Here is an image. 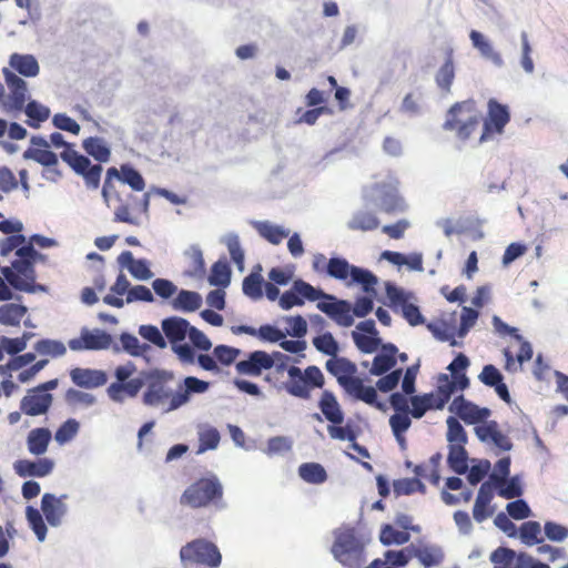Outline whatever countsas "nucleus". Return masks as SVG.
<instances>
[{"mask_svg":"<svg viewBox=\"0 0 568 568\" xmlns=\"http://www.w3.org/2000/svg\"><path fill=\"white\" fill-rule=\"evenodd\" d=\"M146 388L142 395L145 406L171 413L180 408L176 403L178 387H173L175 375L172 371L162 368L148 369Z\"/></svg>","mask_w":568,"mask_h":568,"instance_id":"f257e3e1","label":"nucleus"},{"mask_svg":"<svg viewBox=\"0 0 568 568\" xmlns=\"http://www.w3.org/2000/svg\"><path fill=\"white\" fill-rule=\"evenodd\" d=\"M16 258L11 263V267L4 266L1 273L6 281L16 290L26 293H47L49 287L44 284L36 283L34 264L40 261L44 262L45 256L39 251H14Z\"/></svg>","mask_w":568,"mask_h":568,"instance_id":"f03ea898","label":"nucleus"},{"mask_svg":"<svg viewBox=\"0 0 568 568\" xmlns=\"http://www.w3.org/2000/svg\"><path fill=\"white\" fill-rule=\"evenodd\" d=\"M285 358H273L275 371L282 373L287 372L288 379L282 384V387L293 397L301 399H310L314 388H323L325 377L322 371L315 366H307L302 371L298 366L292 365L287 367V363L292 359L283 353Z\"/></svg>","mask_w":568,"mask_h":568,"instance_id":"7ed1b4c3","label":"nucleus"},{"mask_svg":"<svg viewBox=\"0 0 568 568\" xmlns=\"http://www.w3.org/2000/svg\"><path fill=\"white\" fill-rule=\"evenodd\" d=\"M331 552L346 568H361L366 561L365 548L369 541L356 528L341 526L333 531Z\"/></svg>","mask_w":568,"mask_h":568,"instance_id":"20e7f679","label":"nucleus"},{"mask_svg":"<svg viewBox=\"0 0 568 568\" xmlns=\"http://www.w3.org/2000/svg\"><path fill=\"white\" fill-rule=\"evenodd\" d=\"M363 200L367 205H373L386 213H403L407 210V203L398 193V182L394 179L365 186Z\"/></svg>","mask_w":568,"mask_h":568,"instance_id":"39448f33","label":"nucleus"},{"mask_svg":"<svg viewBox=\"0 0 568 568\" xmlns=\"http://www.w3.org/2000/svg\"><path fill=\"white\" fill-rule=\"evenodd\" d=\"M480 114L473 100L457 102L450 106L443 124L446 131L456 130L460 140H467L479 124Z\"/></svg>","mask_w":568,"mask_h":568,"instance_id":"423d86ee","label":"nucleus"},{"mask_svg":"<svg viewBox=\"0 0 568 568\" xmlns=\"http://www.w3.org/2000/svg\"><path fill=\"white\" fill-rule=\"evenodd\" d=\"M180 560L183 568L194 566H206L217 568L221 565L222 556L219 548L204 538L194 539L180 549Z\"/></svg>","mask_w":568,"mask_h":568,"instance_id":"0eeeda50","label":"nucleus"},{"mask_svg":"<svg viewBox=\"0 0 568 568\" xmlns=\"http://www.w3.org/2000/svg\"><path fill=\"white\" fill-rule=\"evenodd\" d=\"M222 495V484L217 477L213 476L211 478H202L189 486L182 494L180 503L192 508H200L207 506L215 499H221Z\"/></svg>","mask_w":568,"mask_h":568,"instance_id":"6e6552de","label":"nucleus"},{"mask_svg":"<svg viewBox=\"0 0 568 568\" xmlns=\"http://www.w3.org/2000/svg\"><path fill=\"white\" fill-rule=\"evenodd\" d=\"M385 293L389 300V306L394 310L400 306L402 315L409 325L417 326L425 323V317L419 307L412 302L416 300L413 292L406 291L392 282H386Z\"/></svg>","mask_w":568,"mask_h":568,"instance_id":"1a4fd4ad","label":"nucleus"},{"mask_svg":"<svg viewBox=\"0 0 568 568\" xmlns=\"http://www.w3.org/2000/svg\"><path fill=\"white\" fill-rule=\"evenodd\" d=\"M60 158L78 175L83 178L88 189L97 190L99 187L101 173L103 171L101 164H92L88 156L75 150H64L61 152Z\"/></svg>","mask_w":568,"mask_h":568,"instance_id":"9d476101","label":"nucleus"},{"mask_svg":"<svg viewBox=\"0 0 568 568\" xmlns=\"http://www.w3.org/2000/svg\"><path fill=\"white\" fill-rule=\"evenodd\" d=\"M316 307L342 327H351L354 324L352 304L347 300L324 292Z\"/></svg>","mask_w":568,"mask_h":568,"instance_id":"9b49d317","label":"nucleus"},{"mask_svg":"<svg viewBox=\"0 0 568 568\" xmlns=\"http://www.w3.org/2000/svg\"><path fill=\"white\" fill-rule=\"evenodd\" d=\"M322 295H324L322 288L314 287L300 278L294 281L292 287L280 296L278 305L282 310L288 311L293 306L304 305L305 300L318 301Z\"/></svg>","mask_w":568,"mask_h":568,"instance_id":"f8f14e48","label":"nucleus"},{"mask_svg":"<svg viewBox=\"0 0 568 568\" xmlns=\"http://www.w3.org/2000/svg\"><path fill=\"white\" fill-rule=\"evenodd\" d=\"M285 358L283 353L273 352L268 354L264 351H253L246 359L239 361L235 364L236 372L242 375L260 376L263 371L271 369L274 366L273 358Z\"/></svg>","mask_w":568,"mask_h":568,"instance_id":"ddd939ff","label":"nucleus"},{"mask_svg":"<svg viewBox=\"0 0 568 568\" xmlns=\"http://www.w3.org/2000/svg\"><path fill=\"white\" fill-rule=\"evenodd\" d=\"M510 120L508 106L500 104L495 99L488 101V118L484 122V130L479 142L484 143L490 139L491 133L501 134Z\"/></svg>","mask_w":568,"mask_h":568,"instance_id":"4468645a","label":"nucleus"},{"mask_svg":"<svg viewBox=\"0 0 568 568\" xmlns=\"http://www.w3.org/2000/svg\"><path fill=\"white\" fill-rule=\"evenodd\" d=\"M6 83L10 90L9 95L3 100V108L8 111H21L28 99V84L12 71L3 69Z\"/></svg>","mask_w":568,"mask_h":568,"instance_id":"2eb2a0df","label":"nucleus"},{"mask_svg":"<svg viewBox=\"0 0 568 568\" xmlns=\"http://www.w3.org/2000/svg\"><path fill=\"white\" fill-rule=\"evenodd\" d=\"M68 499L67 494L57 497L54 494L45 493L41 498V511L51 527H59L62 525L63 518L68 514V505L64 500Z\"/></svg>","mask_w":568,"mask_h":568,"instance_id":"dca6fc26","label":"nucleus"},{"mask_svg":"<svg viewBox=\"0 0 568 568\" xmlns=\"http://www.w3.org/2000/svg\"><path fill=\"white\" fill-rule=\"evenodd\" d=\"M148 369L141 371L139 376L130 378L122 384H110L106 388L108 396L115 403H123L124 394L134 398L138 396L143 386L146 387Z\"/></svg>","mask_w":568,"mask_h":568,"instance_id":"f3484780","label":"nucleus"},{"mask_svg":"<svg viewBox=\"0 0 568 568\" xmlns=\"http://www.w3.org/2000/svg\"><path fill=\"white\" fill-rule=\"evenodd\" d=\"M326 371L336 377L337 383L346 390L357 372L355 363L346 357L335 356L325 363Z\"/></svg>","mask_w":568,"mask_h":568,"instance_id":"a211bd4d","label":"nucleus"},{"mask_svg":"<svg viewBox=\"0 0 568 568\" xmlns=\"http://www.w3.org/2000/svg\"><path fill=\"white\" fill-rule=\"evenodd\" d=\"M54 468V462L50 458H39L37 460L19 459L13 463V469L20 477H45Z\"/></svg>","mask_w":568,"mask_h":568,"instance_id":"6ab92c4d","label":"nucleus"},{"mask_svg":"<svg viewBox=\"0 0 568 568\" xmlns=\"http://www.w3.org/2000/svg\"><path fill=\"white\" fill-rule=\"evenodd\" d=\"M161 329L168 344L170 343V346H173L184 342L191 329V324L183 317L170 316L162 320Z\"/></svg>","mask_w":568,"mask_h":568,"instance_id":"aec40b11","label":"nucleus"},{"mask_svg":"<svg viewBox=\"0 0 568 568\" xmlns=\"http://www.w3.org/2000/svg\"><path fill=\"white\" fill-rule=\"evenodd\" d=\"M70 378L78 387L88 389L103 386L108 382V375L104 371L81 367L71 369Z\"/></svg>","mask_w":568,"mask_h":568,"instance_id":"412c9836","label":"nucleus"},{"mask_svg":"<svg viewBox=\"0 0 568 568\" xmlns=\"http://www.w3.org/2000/svg\"><path fill=\"white\" fill-rule=\"evenodd\" d=\"M34 245L40 247L58 246L59 243L52 239L43 235L34 234L29 241L22 234H13L4 237L0 242V248H34Z\"/></svg>","mask_w":568,"mask_h":568,"instance_id":"4be33fe9","label":"nucleus"},{"mask_svg":"<svg viewBox=\"0 0 568 568\" xmlns=\"http://www.w3.org/2000/svg\"><path fill=\"white\" fill-rule=\"evenodd\" d=\"M176 403L180 408L191 402L193 395L204 394L210 388V383L195 376H186L176 384Z\"/></svg>","mask_w":568,"mask_h":568,"instance_id":"5701e85b","label":"nucleus"},{"mask_svg":"<svg viewBox=\"0 0 568 568\" xmlns=\"http://www.w3.org/2000/svg\"><path fill=\"white\" fill-rule=\"evenodd\" d=\"M398 348L392 343H385L382 345L381 353H378L372 363L369 373L374 376H382L388 372H392L396 366V354Z\"/></svg>","mask_w":568,"mask_h":568,"instance_id":"b1692460","label":"nucleus"},{"mask_svg":"<svg viewBox=\"0 0 568 568\" xmlns=\"http://www.w3.org/2000/svg\"><path fill=\"white\" fill-rule=\"evenodd\" d=\"M53 400L51 394L28 393L20 403V409L28 416L45 414Z\"/></svg>","mask_w":568,"mask_h":568,"instance_id":"393cba45","label":"nucleus"},{"mask_svg":"<svg viewBox=\"0 0 568 568\" xmlns=\"http://www.w3.org/2000/svg\"><path fill=\"white\" fill-rule=\"evenodd\" d=\"M118 263L136 280L148 281L153 277L149 263L145 260H134L131 251H123L118 257Z\"/></svg>","mask_w":568,"mask_h":568,"instance_id":"a878e982","label":"nucleus"},{"mask_svg":"<svg viewBox=\"0 0 568 568\" xmlns=\"http://www.w3.org/2000/svg\"><path fill=\"white\" fill-rule=\"evenodd\" d=\"M121 346L113 343L112 351L118 354L121 351L133 357H143L151 351V345L148 343H141L139 338L130 333H122L120 335Z\"/></svg>","mask_w":568,"mask_h":568,"instance_id":"bb28decb","label":"nucleus"},{"mask_svg":"<svg viewBox=\"0 0 568 568\" xmlns=\"http://www.w3.org/2000/svg\"><path fill=\"white\" fill-rule=\"evenodd\" d=\"M378 284V277L367 268L354 265L349 275L347 286L357 285L365 294L376 295L375 286Z\"/></svg>","mask_w":568,"mask_h":568,"instance_id":"cd10ccee","label":"nucleus"},{"mask_svg":"<svg viewBox=\"0 0 568 568\" xmlns=\"http://www.w3.org/2000/svg\"><path fill=\"white\" fill-rule=\"evenodd\" d=\"M318 407L329 423L334 425H341L344 422V413L332 392H323L318 402Z\"/></svg>","mask_w":568,"mask_h":568,"instance_id":"c85d7f7f","label":"nucleus"},{"mask_svg":"<svg viewBox=\"0 0 568 568\" xmlns=\"http://www.w3.org/2000/svg\"><path fill=\"white\" fill-rule=\"evenodd\" d=\"M407 550L410 556L417 558L425 568L437 566L444 559L443 550L438 546L417 547L410 545L407 547Z\"/></svg>","mask_w":568,"mask_h":568,"instance_id":"c756f323","label":"nucleus"},{"mask_svg":"<svg viewBox=\"0 0 568 568\" xmlns=\"http://www.w3.org/2000/svg\"><path fill=\"white\" fill-rule=\"evenodd\" d=\"M52 434L49 428L38 427L29 432L27 447L30 454L41 456L48 450Z\"/></svg>","mask_w":568,"mask_h":568,"instance_id":"7c9ffc66","label":"nucleus"},{"mask_svg":"<svg viewBox=\"0 0 568 568\" xmlns=\"http://www.w3.org/2000/svg\"><path fill=\"white\" fill-rule=\"evenodd\" d=\"M469 38L474 48H476L480 55L491 61L496 67L500 68L504 65V60L501 55L495 51L493 44L484 37L479 31L473 30L469 33Z\"/></svg>","mask_w":568,"mask_h":568,"instance_id":"2f4dec72","label":"nucleus"},{"mask_svg":"<svg viewBox=\"0 0 568 568\" xmlns=\"http://www.w3.org/2000/svg\"><path fill=\"white\" fill-rule=\"evenodd\" d=\"M85 153L100 163H106L111 158V149L103 138L90 136L82 141Z\"/></svg>","mask_w":568,"mask_h":568,"instance_id":"473e14b6","label":"nucleus"},{"mask_svg":"<svg viewBox=\"0 0 568 568\" xmlns=\"http://www.w3.org/2000/svg\"><path fill=\"white\" fill-rule=\"evenodd\" d=\"M178 295L172 300L171 305L175 311L185 313L195 312L202 305L200 293L189 290H178Z\"/></svg>","mask_w":568,"mask_h":568,"instance_id":"72a5a7b5","label":"nucleus"},{"mask_svg":"<svg viewBox=\"0 0 568 568\" xmlns=\"http://www.w3.org/2000/svg\"><path fill=\"white\" fill-rule=\"evenodd\" d=\"M493 489V484L490 481H485L478 490L473 509V516L477 523H483L489 516L486 508L494 497Z\"/></svg>","mask_w":568,"mask_h":568,"instance_id":"f704fd0d","label":"nucleus"},{"mask_svg":"<svg viewBox=\"0 0 568 568\" xmlns=\"http://www.w3.org/2000/svg\"><path fill=\"white\" fill-rule=\"evenodd\" d=\"M448 409L450 413L456 414L466 424H477L478 406L467 400L463 395L455 397Z\"/></svg>","mask_w":568,"mask_h":568,"instance_id":"c9c22d12","label":"nucleus"},{"mask_svg":"<svg viewBox=\"0 0 568 568\" xmlns=\"http://www.w3.org/2000/svg\"><path fill=\"white\" fill-rule=\"evenodd\" d=\"M87 351L109 349L113 346V337L103 329L83 327Z\"/></svg>","mask_w":568,"mask_h":568,"instance_id":"e433bc0d","label":"nucleus"},{"mask_svg":"<svg viewBox=\"0 0 568 568\" xmlns=\"http://www.w3.org/2000/svg\"><path fill=\"white\" fill-rule=\"evenodd\" d=\"M11 68L19 72L23 77L32 78L37 77L40 71L37 59L31 54H19L13 53L9 61Z\"/></svg>","mask_w":568,"mask_h":568,"instance_id":"4c0bfd02","label":"nucleus"},{"mask_svg":"<svg viewBox=\"0 0 568 568\" xmlns=\"http://www.w3.org/2000/svg\"><path fill=\"white\" fill-rule=\"evenodd\" d=\"M255 270L244 277L242 283L243 294L250 297L253 301H258L263 297V285L264 280L260 272L262 271V266L257 264Z\"/></svg>","mask_w":568,"mask_h":568,"instance_id":"58836bf2","label":"nucleus"},{"mask_svg":"<svg viewBox=\"0 0 568 568\" xmlns=\"http://www.w3.org/2000/svg\"><path fill=\"white\" fill-rule=\"evenodd\" d=\"M474 217L460 216L458 219H440L436 225L443 230L444 234L449 237L452 235H465L473 225Z\"/></svg>","mask_w":568,"mask_h":568,"instance_id":"ea45409f","label":"nucleus"},{"mask_svg":"<svg viewBox=\"0 0 568 568\" xmlns=\"http://www.w3.org/2000/svg\"><path fill=\"white\" fill-rule=\"evenodd\" d=\"M255 230L258 234L266 239L272 245H278L284 239L288 237L290 230L273 224L268 221L253 222Z\"/></svg>","mask_w":568,"mask_h":568,"instance_id":"a19ab883","label":"nucleus"},{"mask_svg":"<svg viewBox=\"0 0 568 568\" xmlns=\"http://www.w3.org/2000/svg\"><path fill=\"white\" fill-rule=\"evenodd\" d=\"M454 79L455 65L453 59V50H449L447 52L445 62L436 72L435 81L440 90L445 91L446 93H449Z\"/></svg>","mask_w":568,"mask_h":568,"instance_id":"79ce46f5","label":"nucleus"},{"mask_svg":"<svg viewBox=\"0 0 568 568\" xmlns=\"http://www.w3.org/2000/svg\"><path fill=\"white\" fill-rule=\"evenodd\" d=\"M465 445H449L447 464L449 468L458 474L464 475L468 471V453Z\"/></svg>","mask_w":568,"mask_h":568,"instance_id":"37998d69","label":"nucleus"},{"mask_svg":"<svg viewBox=\"0 0 568 568\" xmlns=\"http://www.w3.org/2000/svg\"><path fill=\"white\" fill-rule=\"evenodd\" d=\"M345 392L368 405L376 403L378 397L377 390L373 386L364 385L361 378H353L351 386Z\"/></svg>","mask_w":568,"mask_h":568,"instance_id":"c03bdc74","label":"nucleus"},{"mask_svg":"<svg viewBox=\"0 0 568 568\" xmlns=\"http://www.w3.org/2000/svg\"><path fill=\"white\" fill-rule=\"evenodd\" d=\"M300 477L314 485L323 484L327 479V473L325 468L317 463H304L298 467Z\"/></svg>","mask_w":568,"mask_h":568,"instance_id":"a18cd8bd","label":"nucleus"},{"mask_svg":"<svg viewBox=\"0 0 568 568\" xmlns=\"http://www.w3.org/2000/svg\"><path fill=\"white\" fill-rule=\"evenodd\" d=\"M28 312L27 306L20 304H4L0 306V324L17 326Z\"/></svg>","mask_w":568,"mask_h":568,"instance_id":"49530a36","label":"nucleus"},{"mask_svg":"<svg viewBox=\"0 0 568 568\" xmlns=\"http://www.w3.org/2000/svg\"><path fill=\"white\" fill-rule=\"evenodd\" d=\"M209 283L213 286L226 287L231 283V268L227 261L219 260L212 266Z\"/></svg>","mask_w":568,"mask_h":568,"instance_id":"de8ad7c7","label":"nucleus"},{"mask_svg":"<svg viewBox=\"0 0 568 568\" xmlns=\"http://www.w3.org/2000/svg\"><path fill=\"white\" fill-rule=\"evenodd\" d=\"M221 436L220 432L210 425H204L199 429L200 446L197 454H202L209 449H215L219 446Z\"/></svg>","mask_w":568,"mask_h":568,"instance_id":"09e8293b","label":"nucleus"},{"mask_svg":"<svg viewBox=\"0 0 568 568\" xmlns=\"http://www.w3.org/2000/svg\"><path fill=\"white\" fill-rule=\"evenodd\" d=\"M354 265L343 257H332L326 265V273L336 280L346 281L349 278Z\"/></svg>","mask_w":568,"mask_h":568,"instance_id":"8fccbe9b","label":"nucleus"},{"mask_svg":"<svg viewBox=\"0 0 568 568\" xmlns=\"http://www.w3.org/2000/svg\"><path fill=\"white\" fill-rule=\"evenodd\" d=\"M541 526L538 521L529 520L521 524L519 538L526 546H534L542 542Z\"/></svg>","mask_w":568,"mask_h":568,"instance_id":"3c124183","label":"nucleus"},{"mask_svg":"<svg viewBox=\"0 0 568 568\" xmlns=\"http://www.w3.org/2000/svg\"><path fill=\"white\" fill-rule=\"evenodd\" d=\"M34 349L40 355H47L53 358L62 357L67 353V347L61 341L50 338L38 341L34 344Z\"/></svg>","mask_w":568,"mask_h":568,"instance_id":"603ef678","label":"nucleus"},{"mask_svg":"<svg viewBox=\"0 0 568 568\" xmlns=\"http://www.w3.org/2000/svg\"><path fill=\"white\" fill-rule=\"evenodd\" d=\"M26 517L30 528L36 534L39 541H44L48 532L47 525L43 520V515L37 508L28 506L26 509Z\"/></svg>","mask_w":568,"mask_h":568,"instance_id":"864d4df0","label":"nucleus"},{"mask_svg":"<svg viewBox=\"0 0 568 568\" xmlns=\"http://www.w3.org/2000/svg\"><path fill=\"white\" fill-rule=\"evenodd\" d=\"M139 335L150 344L164 349L168 347V341L161 328L152 324H143L138 328Z\"/></svg>","mask_w":568,"mask_h":568,"instance_id":"5fc2aeb1","label":"nucleus"},{"mask_svg":"<svg viewBox=\"0 0 568 568\" xmlns=\"http://www.w3.org/2000/svg\"><path fill=\"white\" fill-rule=\"evenodd\" d=\"M313 345L315 348L331 358L337 356L339 352L338 342L334 338L333 334L329 332H325L313 338Z\"/></svg>","mask_w":568,"mask_h":568,"instance_id":"6e6d98bb","label":"nucleus"},{"mask_svg":"<svg viewBox=\"0 0 568 568\" xmlns=\"http://www.w3.org/2000/svg\"><path fill=\"white\" fill-rule=\"evenodd\" d=\"M347 226L351 230L371 231L378 226V220L371 212L358 211L347 222Z\"/></svg>","mask_w":568,"mask_h":568,"instance_id":"4d7b16f0","label":"nucleus"},{"mask_svg":"<svg viewBox=\"0 0 568 568\" xmlns=\"http://www.w3.org/2000/svg\"><path fill=\"white\" fill-rule=\"evenodd\" d=\"M493 486L498 489V495L505 499L518 498L524 493L519 475H515L510 478H507L505 483L501 481L498 485Z\"/></svg>","mask_w":568,"mask_h":568,"instance_id":"13d9d810","label":"nucleus"},{"mask_svg":"<svg viewBox=\"0 0 568 568\" xmlns=\"http://www.w3.org/2000/svg\"><path fill=\"white\" fill-rule=\"evenodd\" d=\"M409 396V402L412 405V408H409V415H412V417L419 419L426 414L427 410L432 409L434 399L433 393Z\"/></svg>","mask_w":568,"mask_h":568,"instance_id":"bf43d9fd","label":"nucleus"},{"mask_svg":"<svg viewBox=\"0 0 568 568\" xmlns=\"http://www.w3.org/2000/svg\"><path fill=\"white\" fill-rule=\"evenodd\" d=\"M447 424V434L446 439L449 442L450 445H466L467 444V434L463 427V425L459 423V420L454 417L449 416L446 419Z\"/></svg>","mask_w":568,"mask_h":568,"instance_id":"052dcab7","label":"nucleus"},{"mask_svg":"<svg viewBox=\"0 0 568 568\" xmlns=\"http://www.w3.org/2000/svg\"><path fill=\"white\" fill-rule=\"evenodd\" d=\"M352 338L356 347L365 354H372L376 352L379 347L382 348V338L378 335L366 336L361 334L359 332L353 331Z\"/></svg>","mask_w":568,"mask_h":568,"instance_id":"680f3d73","label":"nucleus"},{"mask_svg":"<svg viewBox=\"0 0 568 568\" xmlns=\"http://www.w3.org/2000/svg\"><path fill=\"white\" fill-rule=\"evenodd\" d=\"M23 109L26 114L30 118L28 124L36 129L39 128V123H34V121L43 122L50 116V109L36 100L29 101V103Z\"/></svg>","mask_w":568,"mask_h":568,"instance_id":"e2e57ef3","label":"nucleus"},{"mask_svg":"<svg viewBox=\"0 0 568 568\" xmlns=\"http://www.w3.org/2000/svg\"><path fill=\"white\" fill-rule=\"evenodd\" d=\"M409 539L410 535L407 531L396 530L388 524L383 526L379 535V540L384 546L404 545L408 542Z\"/></svg>","mask_w":568,"mask_h":568,"instance_id":"0e129e2a","label":"nucleus"},{"mask_svg":"<svg viewBox=\"0 0 568 568\" xmlns=\"http://www.w3.org/2000/svg\"><path fill=\"white\" fill-rule=\"evenodd\" d=\"M393 488L396 496H408L415 491H420L424 494L426 490V486L415 477L394 480Z\"/></svg>","mask_w":568,"mask_h":568,"instance_id":"69168bd1","label":"nucleus"},{"mask_svg":"<svg viewBox=\"0 0 568 568\" xmlns=\"http://www.w3.org/2000/svg\"><path fill=\"white\" fill-rule=\"evenodd\" d=\"M121 182L128 184L132 190L141 192L145 187V181L141 173L130 164L121 165Z\"/></svg>","mask_w":568,"mask_h":568,"instance_id":"338daca9","label":"nucleus"},{"mask_svg":"<svg viewBox=\"0 0 568 568\" xmlns=\"http://www.w3.org/2000/svg\"><path fill=\"white\" fill-rule=\"evenodd\" d=\"M23 158L27 160H33L43 166H55L58 164V155L49 149L41 150L29 148L24 151Z\"/></svg>","mask_w":568,"mask_h":568,"instance_id":"774afa93","label":"nucleus"}]
</instances>
